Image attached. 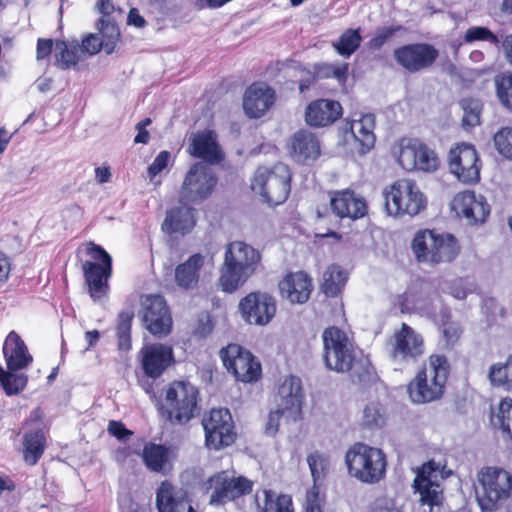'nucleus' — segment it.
I'll list each match as a JSON object with an SVG mask.
<instances>
[{"label":"nucleus","mask_w":512,"mask_h":512,"mask_svg":"<svg viewBox=\"0 0 512 512\" xmlns=\"http://www.w3.org/2000/svg\"><path fill=\"white\" fill-rule=\"evenodd\" d=\"M261 264V253L244 241H232L225 246L220 267L219 286L232 293L252 277Z\"/></svg>","instance_id":"nucleus-1"},{"label":"nucleus","mask_w":512,"mask_h":512,"mask_svg":"<svg viewBox=\"0 0 512 512\" xmlns=\"http://www.w3.org/2000/svg\"><path fill=\"white\" fill-rule=\"evenodd\" d=\"M449 368L444 355H430L422 370L408 385L411 400L414 403H427L439 399L444 393Z\"/></svg>","instance_id":"nucleus-2"},{"label":"nucleus","mask_w":512,"mask_h":512,"mask_svg":"<svg viewBox=\"0 0 512 512\" xmlns=\"http://www.w3.org/2000/svg\"><path fill=\"white\" fill-rule=\"evenodd\" d=\"M345 462L349 474L363 483H378L386 474L387 460L384 452L364 443L350 447Z\"/></svg>","instance_id":"nucleus-3"},{"label":"nucleus","mask_w":512,"mask_h":512,"mask_svg":"<svg viewBox=\"0 0 512 512\" xmlns=\"http://www.w3.org/2000/svg\"><path fill=\"white\" fill-rule=\"evenodd\" d=\"M475 491L481 510L495 511L511 494L512 475L496 467L482 468L477 476Z\"/></svg>","instance_id":"nucleus-4"},{"label":"nucleus","mask_w":512,"mask_h":512,"mask_svg":"<svg viewBox=\"0 0 512 512\" xmlns=\"http://www.w3.org/2000/svg\"><path fill=\"white\" fill-rule=\"evenodd\" d=\"M291 172L287 165L277 163L273 167H259L251 182L252 190L263 201L277 206L286 201L290 193Z\"/></svg>","instance_id":"nucleus-5"},{"label":"nucleus","mask_w":512,"mask_h":512,"mask_svg":"<svg viewBox=\"0 0 512 512\" xmlns=\"http://www.w3.org/2000/svg\"><path fill=\"white\" fill-rule=\"evenodd\" d=\"M385 208L391 216H415L426 206V198L412 179H398L383 190Z\"/></svg>","instance_id":"nucleus-6"},{"label":"nucleus","mask_w":512,"mask_h":512,"mask_svg":"<svg viewBox=\"0 0 512 512\" xmlns=\"http://www.w3.org/2000/svg\"><path fill=\"white\" fill-rule=\"evenodd\" d=\"M198 394L197 388L190 382H172L165 390L162 413L172 423L188 422L198 411Z\"/></svg>","instance_id":"nucleus-7"},{"label":"nucleus","mask_w":512,"mask_h":512,"mask_svg":"<svg viewBox=\"0 0 512 512\" xmlns=\"http://www.w3.org/2000/svg\"><path fill=\"white\" fill-rule=\"evenodd\" d=\"M397 163L406 171L435 172L440 164L437 154L418 139L402 138L391 150Z\"/></svg>","instance_id":"nucleus-8"},{"label":"nucleus","mask_w":512,"mask_h":512,"mask_svg":"<svg viewBox=\"0 0 512 512\" xmlns=\"http://www.w3.org/2000/svg\"><path fill=\"white\" fill-rule=\"evenodd\" d=\"M87 254L92 261L82 263V270L88 292L95 301L103 300L109 290L108 280L112 275V257L100 245L90 243Z\"/></svg>","instance_id":"nucleus-9"},{"label":"nucleus","mask_w":512,"mask_h":512,"mask_svg":"<svg viewBox=\"0 0 512 512\" xmlns=\"http://www.w3.org/2000/svg\"><path fill=\"white\" fill-rule=\"evenodd\" d=\"M253 482L228 471L218 472L207 479L205 488L210 493L209 504L221 506L252 491Z\"/></svg>","instance_id":"nucleus-10"},{"label":"nucleus","mask_w":512,"mask_h":512,"mask_svg":"<svg viewBox=\"0 0 512 512\" xmlns=\"http://www.w3.org/2000/svg\"><path fill=\"white\" fill-rule=\"evenodd\" d=\"M324 360L328 369L347 372L354 361L353 345L347 334L337 327L326 328L322 334Z\"/></svg>","instance_id":"nucleus-11"},{"label":"nucleus","mask_w":512,"mask_h":512,"mask_svg":"<svg viewBox=\"0 0 512 512\" xmlns=\"http://www.w3.org/2000/svg\"><path fill=\"white\" fill-rule=\"evenodd\" d=\"M390 345V357L401 367L415 364L425 352L423 336L406 323L394 332Z\"/></svg>","instance_id":"nucleus-12"},{"label":"nucleus","mask_w":512,"mask_h":512,"mask_svg":"<svg viewBox=\"0 0 512 512\" xmlns=\"http://www.w3.org/2000/svg\"><path fill=\"white\" fill-rule=\"evenodd\" d=\"M206 446L219 450L235 441L236 433L231 413L228 409H212L203 416Z\"/></svg>","instance_id":"nucleus-13"},{"label":"nucleus","mask_w":512,"mask_h":512,"mask_svg":"<svg viewBox=\"0 0 512 512\" xmlns=\"http://www.w3.org/2000/svg\"><path fill=\"white\" fill-rule=\"evenodd\" d=\"M441 471L439 464L430 461L418 470L413 487L419 495V503L424 512H434L442 502V489L439 484Z\"/></svg>","instance_id":"nucleus-14"},{"label":"nucleus","mask_w":512,"mask_h":512,"mask_svg":"<svg viewBox=\"0 0 512 512\" xmlns=\"http://www.w3.org/2000/svg\"><path fill=\"white\" fill-rule=\"evenodd\" d=\"M220 356L226 369L241 382H254L261 375L260 363L248 350L237 344H230L223 348Z\"/></svg>","instance_id":"nucleus-15"},{"label":"nucleus","mask_w":512,"mask_h":512,"mask_svg":"<svg viewBox=\"0 0 512 512\" xmlns=\"http://www.w3.org/2000/svg\"><path fill=\"white\" fill-rule=\"evenodd\" d=\"M217 179L204 163H195L187 172L183 181L180 199L185 203H196L211 195Z\"/></svg>","instance_id":"nucleus-16"},{"label":"nucleus","mask_w":512,"mask_h":512,"mask_svg":"<svg viewBox=\"0 0 512 512\" xmlns=\"http://www.w3.org/2000/svg\"><path fill=\"white\" fill-rule=\"evenodd\" d=\"M439 51L428 43H412L398 47L393 52L396 63L409 73H418L431 68Z\"/></svg>","instance_id":"nucleus-17"},{"label":"nucleus","mask_w":512,"mask_h":512,"mask_svg":"<svg viewBox=\"0 0 512 512\" xmlns=\"http://www.w3.org/2000/svg\"><path fill=\"white\" fill-rule=\"evenodd\" d=\"M143 321L153 335H167L172 327V318L165 299L161 295L141 297Z\"/></svg>","instance_id":"nucleus-18"},{"label":"nucleus","mask_w":512,"mask_h":512,"mask_svg":"<svg viewBox=\"0 0 512 512\" xmlns=\"http://www.w3.org/2000/svg\"><path fill=\"white\" fill-rule=\"evenodd\" d=\"M451 172L463 183H476L480 179V164L477 151L472 145L461 144L450 150Z\"/></svg>","instance_id":"nucleus-19"},{"label":"nucleus","mask_w":512,"mask_h":512,"mask_svg":"<svg viewBox=\"0 0 512 512\" xmlns=\"http://www.w3.org/2000/svg\"><path fill=\"white\" fill-rule=\"evenodd\" d=\"M239 310L247 323L264 326L274 317L276 302L267 293L252 292L240 301Z\"/></svg>","instance_id":"nucleus-20"},{"label":"nucleus","mask_w":512,"mask_h":512,"mask_svg":"<svg viewBox=\"0 0 512 512\" xmlns=\"http://www.w3.org/2000/svg\"><path fill=\"white\" fill-rule=\"evenodd\" d=\"M451 209L468 224H481L490 214V206L485 197L470 190L457 193L452 200Z\"/></svg>","instance_id":"nucleus-21"},{"label":"nucleus","mask_w":512,"mask_h":512,"mask_svg":"<svg viewBox=\"0 0 512 512\" xmlns=\"http://www.w3.org/2000/svg\"><path fill=\"white\" fill-rule=\"evenodd\" d=\"M303 392L301 379L296 376H288L283 379L278 387L275 397L277 407L287 413V419L296 420L301 412Z\"/></svg>","instance_id":"nucleus-22"},{"label":"nucleus","mask_w":512,"mask_h":512,"mask_svg":"<svg viewBox=\"0 0 512 512\" xmlns=\"http://www.w3.org/2000/svg\"><path fill=\"white\" fill-rule=\"evenodd\" d=\"M141 363L145 374L157 378L172 364L173 350L170 346L156 343L145 345L141 351Z\"/></svg>","instance_id":"nucleus-23"},{"label":"nucleus","mask_w":512,"mask_h":512,"mask_svg":"<svg viewBox=\"0 0 512 512\" xmlns=\"http://www.w3.org/2000/svg\"><path fill=\"white\" fill-rule=\"evenodd\" d=\"M275 102V91L266 83L257 82L247 88L243 108L250 118L263 116Z\"/></svg>","instance_id":"nucleus-24"},{"label":"nucleus","mask_w":512,"mask_h":512,"mask_svg":"<svg viewBox=\"0 0 512 512\" xmlns=\"http://www.w3.org/2000/svg\"><path fill=\"white\" fill-rule=\"evenodd\" d=\"M330 206L332 211L340 218L358 219L367 212L364 198L349 189L332 192Z\"/></svg>","instance_id":"nucleus-25"},{"label":"nucleus","mask_w":512,"mask_h":512,"mask_svg":"<svg viewBox=\"0 0 512 512\" xmlns=\"http://www.w3.org/2000/svg\"><path fill=\"white\" fill-rule=\"evenodd\" d=\"M188 151L192 156L203 159L210 164H217L223 159L216 134L210 130L191 134Z\"/></svg>","instance_id":"nucleus-26"},{"label":"nucleus","mask_w":512,"mask_h":512,"mask_svg":"<svg viewBox=\"0 0 512 512\" xmlns=\"http://www.w3.org/2000/svg\"><path fill=\"white\" fill-rule=\"evenodd\" d=\"M188 503L187 492L167 480L163 481L156 491L158 512H185Z\"/></svg>","instance_id":"nucleus-27"},{"label":"nucleus","mask_w":512,"mask_h":512,"mask_svg":"<svg viewBox=\"0 0 512 512\" xmlns=\"http://www.w3.org/2000/svg\"><path fill=\"white\" fill-rule=\"evenodd\" d=\"M279 290L283 298L291 303H305L312 291L311 278L302 271L286 275L279 283Z\"/></svg>","instance_id":"nucleus-28"},{"label":"nucleus","mask_w":512,"mask_h":512,"mask_svg":"<svg viewBox=\"0 0 512 512\" xmlns=\"http://www.w3.org/2000/svg\"><path fill=\"white\" fill-rule=\"evenodd\" d=\"M342 114L339 102L320 99L310 103L306 109V121L315 127L327 126L335 122Z\"/></svg>","instance_id":"nucleus-29"},{"label":"nucleus","mask_w":512,"mask_h":512,"mask_svg":"<svg viewBox=\"0 0 512 512\" xmlns=\"http://www.w3.org/2000/svg\"><path fill=\"white\" fill-rule=\"evenodd\" d=\"M3 354L9 370L24 369L33 360L26 344L15 331H11L7 335L3 345Z\"/></svg>","instance_id":"nucleus-30"},{"label":"nucleus","mask_w":512,"mask_h":512,"mask_svg":"<svg viewBox=\"0 0 512 512\" xmlns=\"http://www.w3.org/2000/svg\"><path fill=\"white\" fill-rule=\"evenodd\" d=\"M205 256L196 253L175 268V282L178 287L189 290L197 286Z\"/></svg>","instance_id":"nucleus-31"},{"label":"nucleus","mask_w":512,"mask_h":512,"mask_svg":"<svg viewBox=\"0 0 512 512\" xmlns=\"http://www.w3.org/2000/svg\"><path fill=\"white\" fill-rule=\"evenodd\" d=\"M194 225V209L183 204L167 212L162 229L168 233L186 234L191 231Z\"/></svg>","instance_id":"nucleus-32"},{"label":"nucleus","mask_w":512,"mask_h":512,"mask_svg":"<svg viewBox=\"0 0 512 512\" xmlns=\"http://www.w3.org/2000/svg\"><path fill=\"white\" fill-rule=\"evenodd\" d=\"M291 149L297 161L315 160L320 154L317 138L308 131H299L293 136Z\"/></svg>","instance_id":"nucleus-33"},{"label":"nucleus","mask_w":512,"mask_h":512,"mask_svg":"<svg viewBox=\"0 0 512 512\" xmlns=\"http://www.w3.org/2000/svg\"><path fill=\"white\" fill-rule=\"evenodd\" d=\"M173 450L169 447L149 443L144 446L142 458L147 468L154 472H164L171 467Z\"/></svg>","instance_id":"nucleus-34"},{"label":"nucleus","mask_w":512,"mask_h":512,"mask_svg":"<svg viewBox=\"0 0 512 512\" xmlns=\"http://www.w3.org/2000/svg\"><path fill=\"white\" fill-rule=\"evenodd\" d=\"M374 127L375 117L373 114L362 115L359 119L350 122V131L360 144L363 153L369 151L375 144Z\"/></svg>","instance_id":"nucleus-35"},{"label":"nucleus","mask_w":512,"mask_h":512,"mask_svg":"<svg viewBox=\"0 0 512 512\" xmlns=\"http://www.w3.org/2000/svg\"><path fill=\"white\" fill-rule=\"evenodd\" d=\"M256 502L259 512H294L291 496L277 494L272 490H263Z\"/></svg>","instance_id":"nucleus-36"},{"label":"nucleus","mask_w":512,"mask_h":512,"mask_svg":"<svg viewBox=\"0 0 512 512\" xmlns=\"http://www.w3.org/2000/svg\"><path fill=\"white\" fill-rule=\"evenodd\" d=\"M435 251L430 255L432 264L451 262L459 252L460 246L452 234L436 233Z\"/></svg>","instance_id":"nucleus-37"},{"label":"nucleus","mask_w":512,"mask_h":512,"mask_svg":"<svg viewBox=\"0 0 512 512\" xmlns=\"http://www.w3.org/2000/svg\"><path fill=\"white\" fill-rule=\"evenodd\" d=\"M45 436L41 429L26 432L23 438V458L29 465H35L45 449Z\"/></svg>","instance_id":"nucleus-38"},{"label":"nucleus","mask_w":512,"mask_h":512,"mask_svg":"<svg viewBox=\"0 0 512 512\" xmlns=\"http://www.w3.org/2000/svg\"><path fill=\"white\" fill-rule=\"evenodd\" d=\"M436 232L433 230L418 231L411 244L412 251L418 262L432 264L430 255L435 251Z\"/></svg>","instance_id":"nucleus-39"},{"label":"nucleus","mask_w":512,"mask_h":512,"mask_svg":"<svg viewBox=\"0 0 512 512\" xmlns=\"http://www.w3.org/2000/svg\"><path fill=\"white\" fill-rule=\"evenodd\" d=\"M56 64L61 69H69L75 66L83 58V51L78 42L67 43L57 41L54 47Z\"/></svg>","instance_id":"nucleus-40"},{"label":"nucleus","mask_w":512,"mask_h":512,"mask_svg":"<svg viewBox=\"0 0 512 512\" xmlns=\"http://www.w3.org/2000/svg\"><path fill=\"white\" fill-rule=\"evenodd\" d=\"M488 378L492 386L512 391V354L505 362H497L490 366Z\"/></svg>","instance_id":"nucleus-41"},{"label":"nucleus","mask_w":512,"mask_h":512,"mask_svg":"<svg viewBox=\"0 0 512 512\" xmlns=\"http://www.w3.org/2000/svg\"><path fill=\"white\" fill-rule=\"evenodd\" d=\"M347 273L338 265H330L323 275V292L330 297L336 296L347 281Z\"/></svg>","instance_id":"nucleus-42"},{"label":"nucleus","mask_w":512,"mask_h":512,"mask_svg":"<svg viewBox=\"0 0 512 512\" xmlns=\"http://www.w3.org/2000/svg\"><path fill=\"white\" fill-rule=\"evenodd\" d=\"M307 463L313 479V485L320 487L330 468L329 457L326 454L315 451L307 456Z\"/></svg>","instance_id":"nucleus-43"},{"label":"nucleus","mask_w":512,"mask_h":512,"mask_svg":"<svg viewBox=\"0 0 512 512\" xmlns=\"http://www.w3.org/2000/svg\"><path fill=\"white\" fill-rule=\"evenodd\" d=\"M361 40L358 29H347L342 33L339 40L333 43V47L341 56L348 58L359 48Z\"/></svg>","instance_id":"nucleus-44"},{"label":"nucleus","mask_w":512,"mask_h":512,"mask_svg":"<svg viewBox=\"0 0 512 512\" xmlns=\"http://www.w3.org/2000/svg\"><path fill=\"white\" fill-rule=\"evenodd\" d=\"M459 105L463 110L462 124L464 127H474L480 124L482 112L480 100L466 97L460 100Z\"/></svg>","instance_id":"nucleus-45"},{"label":"nucleus","mask_w":512,"mask_h":512,"mask_svg":"<svg viewBox=\"0 0 512 512\" xmlns=\"http://www.w3.org/2000/svg\"><path fill=\"white\" fill-rule=\"evenodd\" d=\"M101 40L104 42V51L106 54H111L119 40L120 31L116 23L109 18L103 17L100 20L99 27Z\"/></svg>","instance_id":"nucleus-46"},{"label":"nucleus","mask_w":512,"mask_h":512,"mask_svg":"<svg viewBox=\"0 0 512 512\" xmlns=\"http://www.w3.org/2000/svg\"><path fill=\"white\" fill-rule=\"evenodd\" d=\"M494 84L500 103L512 110V73L504 72L496 75Z\"/></svg>","instance_id":"nucleus-47"},{"label":"nucleus","mask_w":512,"mask_h":512,"mask_svg":"<svg viewBox=\"0 0 512 512\" xmlns=\"http://www.w3.org/2000/svg\"><path fill=\"white\" fill-rule=\"evenodd\" d=\"M495 425L512 438V399L504 398L498 406V412L493 417Z\"/></svg>","instance_id":"nucleus-48"},{"label":"nucleus","mask_w":512,"mask_h":512,"mask_svg":"<svg viewBox=\"0 0 512 512\" xmlns=\"http://www.w3.org/2000/svg\"><path fill=\"white\" fill-rule=\"evenodd\" d=\"M18 370H7V374L0 382L5 393L9 396L17 395L27 385L28 377L24 373H17Z\"/></svg>","instance_id":"nucleus-49"},{"label":"nucleus","mask_w":512,"mask_h":512,"mask_svg":"<svg viewBox=\"0 0 512 512\" xmlns=\"http://www.w3.org/2000/svg\"><path fill=\"white\" fill-rule=\"evenodd\" d=\"M385 423V410L378 402L367 404L363 410L362 424L368 428L381 427Z\"/></svg>","instance_id":"nucleus-50"},{"label":"nucleus","mask_w":512,"mask_h":512,"mask_svg":"<svg viewBox=\"0 0 512 512\" xmlns=\"http://www.w3.org/2000/svg\"><path fill=\"white\" fill-rule=\"evenodd\" d=\"M132 315L128 312L119 314L117 325L118 346L121 350H129L131 348L130 330Z\"/></svg>","instance_id":"nucleus-51"},{"label":"nucleus","mask_w":512,"mask_h":512,"mask_svg":"<svg viewBox=\"0 0 512 512\" xmlns=\"http://www.w3.org/2000/svg\"><path fill=\"white\" fill-rule=\"evenodd\" d=\"M497 151L505 158L512 160V128L504 127L494 136Z\"/></svg>","instance_id":"nucleus-52"},{"label":"nucleus","mask_w":512,"mask_h":512,"mask_svg":"<svg viewBox=\"0 0 512 512\" xmlns=\"http://www.w3.org/2000/svg\"><path fill=\"white\" fill-rule=\"evenodd\" d=\"M476 41H486L491 44L497 45L499 43L498 37L486 27L474 26L469 28L464 35V42L467 44Z\"/></svg>","instance_id":"nucleus-53"},{"label":"nucleus","mask_w":512,"mask_h":512,"mask_svg":"<svg viewBox=\"0 0 512 512\" xmlns=\"http://www.w3.org/2000/svg\"><path fill=\"white\" fill-rule=\"evenodd\" d=\"M323 502L324 497L321 495L320 487L313 485L312 488L307 491L304 512H322Z\"/></svg>","instance_id":"nucleus-54"},{"label":"nucleus","mask_w":512,"mask_h":512,"mask_svg":"<svg viewBox=\"0 0 512 512\" xmlns=\"http://www.w3.org/2000/svg\"><path fill=\"white\" fill-rule=\"evenodd\" d=\"M80 48L83 51V55L85 53L94 55L97 54L101 49L104 50V42L97 35L90 34L83 39Z\"/></svg>","instance_id":"nucleus-55"},{"label":"nucleus","mask_w":512,"mask_h":512,"mask_svg":"<svg viewBox=\"0 0 512 512\" xmlns=\"http://www.w3.org/2000/svg\"><path fill=\"white\" fill-rule=\"evenodd\" d=\"M170 158L171 154L168 151H161L157 155L152 164L148 167V174L151 179L161 173L168 166Z\"/></svg>","instance_id":"nucleus-56"},{"label":"nucleus","mask_w":512,"mask_h":512,"mask_svg":"<svg viewBox=\"0 0 512 512\" xmlns=\"http://www.w3.org/2000/svg\"><path fill=\"white\" fill-rule=\"evenodd\" d=\"M287 418V413L280 407L272 410L268 416L265 431L268 435H275L279 429L281 418Z\"/></svg>","instance_id":"nucleus-57"},{"label":"nucleus","mask_w":512,"mask_h":512,"mask_svg":"<svg viewBox=\"0 0 512 512\" xmlns=\"http://www.w3.org/2000/svg\"><path fill=\"white\" fill-rule=\"evenodd\" d=\"M461 333L462 330L457 323L448 321L443 322V336L447 342V345H455L459 340Z\"/></svg>","instance_id":"nucleus-58"},{"label":"nucleus","mask_w":512,"mask_h":512,"mask_svg":"<svg viewBox=\"0 0 512 512\" xmlns=\"http://www.w3.org/2000/svg\"><path fill=\"white\" fill-rule=\"evenodd\" d=\"M395 31L396 30L391 27L378 30L376 35L370 40V47L373 49L381 48L392 37Z\"/></svg>","instance_id":"nucleus-59"},{"label":"nucleus","mask_w":512,"mask_h":512,"mask_svg":"<svg viewBox=\"0 0 512 512\" xmlns=\"http://www.w3.org/2000/svg\"><path fill=\"white\" fill-rule=\"evenodd\" d=\"M326 72L324 74L326 76H332L337 79L339 82H344L347 78L348 73V64H331L325 66Z\"/></svg>","instance_id":"nucleus-60"},{"label":"nucleus","mask_w":512,"mask_h":512,"mask_svg":"<svg viewBox=\"0 0 512 512\" xmlns=\"http://www.w3.org/2000/svg\"><path fill=\"white\" fill-rule=\"evenodd\" d=\"M53 48V42L50 39H39L37 43V59H43L47 57Z\"/></svg>","instance_id":"nucleus-61"},{"label":"nucleus","mask_w":512,"mask_h":512,"mask_svg":"<svg viewBox=\"0 0 512 512\" xmlns=\"http://www.w3.org/2000/svg\"><path fill=\"white\" fill-rule=\"evenodd\" d=\"M108 431L111 435L117 437L118 439H123L125 436L130 434V432L124 427V425L117 421L109 422Z\"/></svg>","instance_id":"nucleus-62"},{"label":"nucleus","mask_w":512,"mask_h":512,"mask_svg":"<svg viewBox=\"0 0 512 512\" xmlns=\"http://www.w3.org/2000/svg\"><path fill=\"white\" fill-rule=\"evenodd\" d=\"M10 262L9 259L0 252V285L3 284L9 277Z\"/></svg>","instance_id":"nucleus-63"},{"label":"nucleus","mask_w":512,"mask_h":512,"mask_svg":"<svg viewBox=\"0 0 512 512\" xmlns=\"http://www.w3.org/2000/svg\"><path fill=\"white\" fill-rule=\"evenodd\" d=\"M128 23L140 28L145 25V19L139 14L137 9L132 8L128 14Z\"/></svg>","instance_id":"nucleus-64"}]
</instances>
